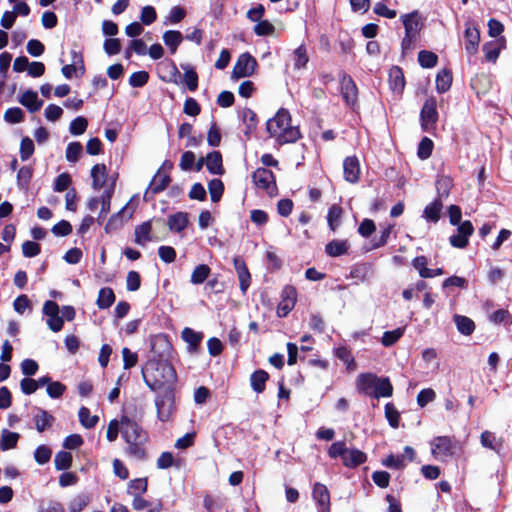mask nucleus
Segmentation results:
<instances>
[{
	"instance_id": "obj_1",
	"label": "nucleus",
	"mask_w": 512,
	"mask_h": 512,
	"mask_svg": "<svg viewBox=\"0 0 512 512\" xmlns=\"http://www.w3.org/2000/svg\"><path fill=\"white\" fill-rule=\"evenodd\" d=\"M142 378L152 392L175 388L177 373L169 360L163 356H153L141 370Z\"/></svg>"
},
{
	"instance_id": "obj_2",
	"label": "nucleus",
	"mask_w": 512,
	"mask_h": 512,
	"mask_svg": "<svg viewBox=\"0 0 512 512\" xmlns=\"http://www.w3.org/2000/svg\"><path fill=\"white\" fill-rule=\"evenodd\" d=\"M121 435L127 444L126 453L136 460H145L147 432L136 421L124 415L121 417Z\"/></svg>"
},
{
	"instance_id": "obj_3",
	"label": "nucleus",
	"mask_w": 512,
	"mask_h": 512,
	"mask_svg": "<svg viewBox=\"0 0 512 512\" xmlns=\"http://www.w3.org/2000/svg\"><path fill=\"white\" fill-rule=\"evenodd\" d=\"M266 129L279 144L294 143L301 133L298 126L291 125V115L287 109L280 108L266 123Z\"/></svg>"
},
{
	"instance_id": "obj_4",
	"label": "nucleus",
	"mask_w": 512,
	"mask_h": 512,
	"mask_svg": "<svg viewBox=\"0 0 512 512\" xmlns=\"http://www.w3.org/2000/svg\"><path fill=\"white\" fill-rule=\"evenodd\" d=\"M401 21L405 29V35L401 42L403 53L411 50L423 27L422 19L418 11H413L401 16Z\"/></svg>"
},
{
	"instance_id": "obj_5",
	"label": "nucleus",
	"mask_w": 512,
	"mask_h": 512,
	"mask_svg": "<svg viewBox=\"0 0 512 512\" xmlns=\"http://www.w3.org/2000/svg\"><path fill=\"white\" fill-rule=\"evenodd\" d=\"M155 406L160 421H168L175 411V388L155 392Z\"/></svg>"
},
{
	"instance_id": "obj_6",
	"label": "nucleus",
	"mask_w": 512,
	"mask_h": 512,
	"mask_svg": "<svg viewBox=\"0 0 512 512\" xmlns=\"http://www.w3.org/2000/svg\"><path fill=\"white\" fill-rule=\"evenodd\" d=\"M256 67V59L247 52L242 53L233 67L231 78L238 80L240 78L250 77L254 74Z\"/></svg>"
},
{
	"instance_id": "obj_7",
	"label": "nucleus",
	"mask_w": 512,
	"mask_h": 512,
	"mask_svg": "<svg viewBox=\"0 0 512 512\" xmlns=\"http://www.w3.org/2000/svg\"><path fill=\"white\" fill-rule=\"evenodd\" d=\"M253 182L258 189L264 190L270 196L277 191L275 176L267 168H258L252 175Z\"/></svg>"
},
{
	"instance_id": "obj_8",
	"label": "nucleus",
	"mask_w": 512,
	"mask_h": 512,
	"mask_svg": "<svg viewBox=\"0 0 512 512\" xmlns=\"http://www.w3.org/2000/svg\"><path fill=\"white\" fill-rule=\"evenodd\" d=\"M421 125L423 130L429 131L435 126L438 120L436 99L430 97L426 99L420 112Z\"/></svg>"
},
{
	"instance_id": "obj_9",
	"label": "nucleus",
	"mask_w": 512,
	"mask_h": 512,
	"mask_svg": "<svg viewBox=\"0 0 512 512\" xmlns=\"http://www.w3.org/2000/svg\"><path fill=\"white\" fill-rule=\"evenodd\" d=\"M432 454L437 458L444 460L454 453V445L450 437L438 436L431 441Z\"/></svg>"
},
{
	"instance_id": "obj_10",
	"label": "nucleus",
	"mask_w": 512,
	"mask_h": 512,
	"mask_svg": "<svg viewBox=\"0 0 512 512\" xmlns=\"http://www.w3.org/2000/svg\"><path fill=\"white\" fill-rule=\"evenodd\" d=\"M473 232L474 227L469 220L462 222L457 228V234L450 236V244L455 248H465Z\"/></svg>"
},
{
	"instance_id": "obj_11",
	"label": "nucleus",
	"mask_w": 512,
	"mask_h": 512,
	"mask_svg": "<svg viewBox=\"0 0 512 512\" xmlns=\"http://www.w3.org/2000/svg\"><path fill=\"white\" fill-rule=\"evenodd\" d=\"M170 181L171 179L169 175L158 170L144 193V200L149 201L155 194L165 190Z\"/></svg>"
},
{
	"instance_id": "obj_12",
	"label": "nucleus",
	"mask_w": 512,
	"mask_h": 512,
	"mask_svg": "<svg viewBox=\"0 0 512 512\" xmlns=\"http://www.w3.org/2000/svg\"><path fill=\"white\" fill-rule=\"evenodd\" d=\"M340 84H341V95H342L344 101L346 102L347 105L354 106L355 103L357 102V94H358V90H357L355 82L353 81V79L350 76L343 74V76L340 80Z\"/></svg>"
},
{
	"instance_id": "obj_13",
	"label": "nucleus",
	"mask_w": 512,
	"mask_h": 512,
	"mask_svg": "<svg viewBox=\"0 0 512 512\" xmlns=\"http://www.w3.org/2000/svg\"><path fill=\"white\" fill-rule=\"evenodd\" d=\"M312 496L319 506V512H330V494L324 484L315 483Z\"/></svg>"
},
{
	"instance_id": "obj_14",
	"label": "nucleus",
	"mask_w": 512,
	"mask_h": 512,
	"mask_svg": "<svg viewBox=\"0 0 512 512\" xmlns=\"http://www.w3.org/2000/svg\"><path fill=\"white\" fill-rule=\"evenodd\" d=\"M344 179L350 183H357L360 176L359 160L356 156H349L343 162Z\"/></svg>"
},
{
	"instance_id": "obj_15",
	"label": "nucleus",
	"mask_w": 512,
	"mask_h": 512,
	"mask_svg": "<svg viewBox=\"0 0 512 512\" xmlns=\"http://www.w3.org/2000/svg\"><path fill=\"white\" fill-rule=\"evenodd\" d=\"M378 376L372 373H362L356 379L357 389L360 393L371 396Z\"/></svg>"
},
{
	"instance_id": "obj_16",
	"label": "nucleus",
	"mask_w": 512,
	"mask_h": 512,
	"mask_svg": "<svg viewBox=\"0 0 512 512\" xmlns=\"http://www.w3.org/2000/svg\"><path fill=\"white\" fill-rule=\"evenodd\" d=\"M465 37V50L468 54L473 55L477 52L479 41H480V33L476 27L467 25L464 33Z\"/></svg>"
},
{
	"instance_id": "obj_17",
	"label": "nucleus",
	"mask_w": 512,
	"mask_h": 512,
	"mask_svg": "<svg viewBox=\"0 0 512 512\" xmlns=\"http://www.w3.org/2000/svg\"><path fill=\"white\" fill-rule=\"evenodd\" d=\"M367 460V455L356 448H347L342 463L347 468H356Z\"/></svg>"
},
{
	"instance_id": "obj_18",
	"label": "nucleus",
	"mask_w": 512,
	"mask_h": 512,
	"mask_svg": "<svg viewBox=\"0 0 512 512\" xmlns=\"http://www.w3.org/2000/svg\"><path fill=\"white\" fill-rule=\"evenodd\" d=\"M205 165L211 174L222 175L224 173L222 155L219 151L209 152L205 157Z\"/></svg>"
},
{
	"instance_id": "obj_19",
	"label": "nucleus",
	"mask_w": 512,
	"mask_h": 512,
	"mask_svg": "<svg viewBox=\"0 0 512 512\" xmlns=\"http://www.w3.org/2000/svg\"><path fill=\"white\" fill-rule=\"evenodd\" d=\"M19 103L26 107L29 112L35 113L40 110L43 101L38 99L35 91L27 90L19 98Z\"/></svg>"
},
{
	"instance_id": "obj_20",
	"label": "nucleus",
	"mask_w": 512,
	"mask_h": 512,
	"mask_svg": "<svg viewBox=\"0 0 512 512\" xmlns=\"http://www.w3.org/2000/svg\"><path fill=\"white\" fill-rule=\"evenodd\" d=\"M189 219L186 212H176L167 219V225L170 231L180 233L188 226Z\"/></svg>"
},
{
	"instance_id": "obj_21",
	"label": "nucleus",
	"mask_w": 512,
	"mask_h": 512,
	"mask_svg": "<svg viewBox=\"0 0 512 512\" xmlns=\"http://www.w3.org/2000/svg\"><path fill=\"white\" fill-rule=\"evenodd\" d=\"M182 339L188 344V351L195 353L203 339L201 332H196L192 328H184L181 333Z\"/></svg>"
},
{
	"instance_id": "obj_22",
	"label": "nucleus",
	"mask_w": 512,
	"mask_h": 512,
	"mask_svg": "<svg viewBox=\"0 0 512 512\" xmlns=\"http://www.w3.org/2000/svg\"><path fill=\"white\" fill-rule=\"evenodd\" d=\"M480 442L483 447L493 450L498 454L503 449V439L496 437L493 432L487 430L482 432Z\"/></svg>"
},
{
	"instance_id": "obj_23",
	"label": "nucleus",
	"mask_w": 512,
	"mask_h": 512,
	"mask_svg": "<svg viewBox=\"0 0 512 512\" xmlns=\"http://www.w3.org/2000/svg\"><path fill=\"white\" fill-rule=\"evenodd\" d=\"M92 188L100 190L104 187L107 180V170L104 164H96L91 169Z\"/></svg>"
},
{
	"instance_id": "obj_24",
	"label": "nucleus",
	"mask_w": 512,
	"mask_h": 512,
	"mask_svg": "<svg viewBox=\"0 0 512 512\" xmlns=\"http://www.w3.org/2000/svg\"><path fill=\"white\" fill-rule=\"evenodd\" d=\"M393 394V386L388 377H378L372 397L379 399L381 397H391Z\"/></svg>"
},
{
	"instance_id": "obj_25",
	"label": "nucleus",
	"mask_w": 512,
	"mask_h": 512,
	"mask_svg": "<svg viewBox=\"0 0 512 512\" xmlns=\"http://www.w3.org/2000/svg\"><path fill=\"white\" fill-rule=\"evenodd\" d=\"M389 84L393 92L401 93L405 86V79L401 68L394 66L389 72Z\"/></svg>"
},
{
	"instance_id": "obj_26",
	"label": "nucleus",
	"mask_w": 512,
	"mask_h": 512,
	"mask_svg": "<svg viewBox=\"0 0 512 512\" xmlns=\"http://www.w3.org/2000/svg\"><path fill=\"white\" fill-rule=\"evenodd\" d=\"M504 43L505 40L500 38L495 41L487 42L483 45V51L485 52V58L487 61L495 62L497 60Z\"/></svg>"
},
{
	"instance_id": "obj_27",
	"label": "nucleus",
	"mask_w": 512,
	"mask_h": 512,
	"mask_svg": "<svg viewBox=\"0 0 512 512\" xmlns=\"http://www.w3.org/2000/svg\"><path fill=\"white\" fill-rule=\"evenodd\" d=\"M162 38L164 44L170 49L171 54H174L177 51L183 41V35L177 30H168L164 32Z\"/></svg>"
},
{
	"instance_id": "obj_28",
	"label": "nucleus",
	"mask_w": 512,
	"mask_h": 512,
	"mask_svg": "<svg viewBox=\"0 0 512 512\" xmlns=\"http://www.w3.org/2000/svg\"><path fill=\"white\" fill-rule=\"evenodd\" d=\"M269 379L266 371L259 369L254 371L250 376V384L254 392L262 393L265 390V384Z\"/></svg>"
},
{
	"instance_id": "obj_29",
	"label": "nucleus",
	"mask_w": 512,
	"mask_h": 512,
	"mask_svg": "<svg viewBox=\"0 0 512 512\" xmlns=\"http://www.w3.org/2000/svg\"><path fill=\"white\" fill-rule=\"evenodd\" d=\"M55 418L47 411L37 408V414L34 416L36 429L38 432H44L46 429L51 427Z\"/></svg>"
},
{
	"instance_id": "obj_30",
	"label": "nucleus",
	"mask_w": 512,
	"mask_h": 512,
	"mask_svg": "<svg viewBox=\"0 0 512 512\" xmlns=\"http://www.w3.org/2000/svg\"><path fill=\"white\" fill-rule=\"evenodd\" d=\"M453 321L457 327V330L466 336L471 335L475 330V324L472 319L463 315H454Z\"/></svg>"
},
{
	"instance_id": "obj_31",
	"label": "nucleus",
	"mask_w": 512,
	"mask_h": 512,
	"mask_svg": "<svg viewBox=\"0 0 512 512\" xmlns=\"http://www.w3.org/2000/svg\"><path fill=\"white\" fill-rule=\"evenodd\" d=\"M349 244L346 240H332L325 246V252L331 257H338L347 253Z\"/></svg>"
},
{
	"instance_id": "obj_32",
	"label": "nucleus",
	"mask_w": 512,
	"mask_h": 512,
	"mask_svg": "<svg viewBox=\"0 0 512 512\" xmlns=\"http://www.w3.org/2000/svg\"><path fill=\"white\" fill-rule=\"evenodd\" d=\"M241 118L246 126L244 133L249 136L257 127V115L250 108H244L241 112Z\"/></svg>"
},
{
	"instance_id": "obj_33",
	"label": "nucleus",
	"mask_w": 512,
	"mask_h": 512,
	"mask_svg": "<svg viewBox=\"0 0 512 512\" xmlns=\"http://www.w3.org/2000/svg\"><path fill=\"white\" fill-rule=\"evenodd\" d=\"M115 301V294L110 287H104L99 290L97 306L100 309H108Z\"/></svg>"
},
{
	"instance_id": "obj_34",
	"label": "nucleus",
	"mask_w": 512,
	"mask_h": 512,
	"mask_svg": "<svg viewBox=\"0 0 512 512\" xmlns=\"http://www.w3.org/2000/svg\"><path fill=\"white\" fill-rule=\"evenodd\" d=\"M151 224L149 221L143 222L135 228V242L144 246L147 242L151 241Z\"/></svg>"
},
{
	"instance_id": "obj_35",
	"label": "nucleus",
	"mask_w": 512,
	"mask_h": 512,
	"mask_svg": "<svg viewBox=\"0 0 512 512\" xmlns=\"http://www.w3.org/2000/svg\"><path fill=\"white\" fill-rule=\"evenodd\" d=\"M181 68L184 70V82L187 88L194 92L198 87V74L189 64H182Z\"/></svg>"
},
{
	"instance_id": "obj_36",
	"label": "nucleus",
	"mask_w": 512,
	"mask_h": 512,
	"mask_svg": "<svg viewBox=\"0 0 512 512\" xmlns=\"http://www.w3.org/2000/svg\"><path fill=\"white\" fill-rule=\"evenodd\" d=\"M211 269L206 264L197 265L190 278V282L194 285L202 284L210 275Z\"/></svg>"
},
{
	"instance_id": "obj_37",
	"label": "nucleus",
	"mask_w": 512,
	"mask_h": 512,
	"mask_svg": "<svg viewBox=\"0 0 512 512\" xmlns=\"http://www.w3.org/2000/svg\"><path fill=\"white\" fill-rule=\"evenodd\" d=\"M452 84V75L449 70H442L436 76V90L439 93L448 91Z\"/></svg>"
},
{
	"instance_id": "obj_38",
	"label": "nucleus",
	"mask_w": 512,
	"mask_h": 512,
	"mask_svg": "<svg viewBox=\"0 0 512 512\" xmlns=\"http://www.w3.org/2000/svg\"><path fill=\"white\" fill-rule=\"evenodd\" d=\"M442 203L439 199L434 200L427 205L423 211V217L431 222H437L440 218Z\"/></svg>"
},
{
	"instance_id": "obj_39",
	"label": "nucleus",
	"mask_w": 512,
	"mask_h": 512,
	"mask_svg": "<svg viewBox=\"0 0 512 512\" xmlns=\"http://www.w3.org/2000/svg\"><path fill=\"white\" fill-rule=\"evenodd\" d=\"M293 61L294 68L297 70L303 69L306 67L309 56L307 53V48L304 44H301L298 48H296L293 52Z\"/></svg>"
},
{
	"instance_id": "obj_40",
	"label": "nucleus",
	"mask_w": 512,
	"mask_h": 512,
	"mask_svg": "<svg viewBox=\"0 0 512 512\" xmlns=\"http://www.w3.org/2000/svg\"><path fill=\"white\" fill-rule=\"evenodd\" d=\"M147 478H136L128 483L127 493L132 496L142 495L147 491Z\"/></svg>"
},
{
	"instance_id": "obj_41",
	"label": "nucleus",
	"mask_w": 512,
	"mask_h": 512,
	"mask_svg": "<svg viewBox=\"0 0 512 512\" xmlns=\"http://www.w3.org/2000/svg\"><path fill=\"white\" fill-rule=\"evenodd\" d=\"M72 454L66 451H59L54 458L55 468L58 471H65L72 465Z\"/></svg>"
},
{
	"instance_id": "obj_42",
	"label": "nucleus",
	"mask_w": 512,
	"mask_h": 512,
	"mask_svg": "<svg viewBox=\"0 0 512 512\" xmlns=\"http://www.w3.org/2000/svg\"><path fill=\"white\" fill-rule=\"evenodd\" d=\"M18 439V433L4 429L1 435L0 449L5 451L14 448L18 442Z\"/></svg>"
},
{
	"instance_id": "obj_43",
	"label": "nucleus",
	"mask_w": 512,
	"mask_h": 512,
	"mask_svg": "<svg viewBox=\"0 0 512 512\" xmlns=\"http://www.w3.org/2000/svg\"><path fill=\"white\" fill-rule=\"evenodd\" d=\"M78 416L81 425L87 429L94 428L99 421L98 416H92L90 414V410L87 407H81L79 409Z\"/></svg>"
},
{
	"instance_id": "obj_44",
	"label": "nucleus",
	"mask_w": 512,
	"mask_h": 512,
	"mask_svg": "<svg viewBox=\"0 0 512 512\" xmlns=\"http://www.w3.org/2000/svg\"><path fill=\"white\" fill-rule=\"evenodd\" d=\"M405 327H399L391 331H385L381 338V343L385 347L394 345L404 334Z\"/></svg>"
},
{
	"instance_id": "obj_45",
	"label": "nucleus",
	"mask_w": 512,
	"mask_h": 512,
	"mask_svg": "<svg viewBox=\"0 0 512 512\" xmlns=\"http://www.w3.org/2000/svg\"><path fill=\"white\" fill-rule=\"evenodd\" d=\"M452 186V179L448 176H440L436 180V189L440 198L448 197Z\"/></svg>"
},
{
	"instance_id": "obj_46",
	"label": "nucleus",
	"mask_w": 512,
	"mask_h": 512,
	"mask_svg": "<svg viewBox=\"0 0 512 512\" xmlns=\"http://www.w3.org/2000/svg\"><path fill=\"white\" fill-rule=\"evenodd\" d=\"M208 189L210 192V197L212 202H218L224 191V184L220 179H212L208 183Z\"/></svg>"
},
{
	"instance_id": "obj_47",
	"label": "nucleus",
	"mask_w": 512,
	"mask_h": 512,
	"mask_svg": "<svg viewBox=\"0 0 512 512\" xmlns=\"http://www.w3.org/2000/svg\"><path fill=\"white\" fill-rule=\"evenodd\" d=\"M438 61V56L427 50H422L418 54V62L423 68H433Z\"/></svg>"
},
{
	"instance_id": "obj_48",
	"label": "nucleus",
	"mask_w": 512,
	"mask_h": 512,
	"mask_svg": "<svg viewBox=\"0 0 512 512\" xmlns=\"http://www.w3.org/2000/svg\"><path fill=\"white\" fill-rule=\"evenodd\" d=\"M342 216V208L338 205H332L329 208L328 215H327V221L330 229L332 231H335L337 227L339 226V222Z\"/></svg>"
},
{
	"instance_id": "obj_49",
	"label": "nucleus",
	"mask_w": 512,
	"mask_h": 512,
	"mask_svg": "<svg viewBox=\"0 0 512 512\" xmlns=\"http://www.w3.org/2000/svg\"><path fill=\"white\" fill-rule=\"evenodd\" d=\"M90 502V498L86 494L75 496L69 503L70 512H81Z\"/></svg>"
},
{
	"instance_id": "obj_50",
	"label": "nucleus",
	"mask_w": 512,
	"mask_h": 512,
	"mask_svg": "<svg viewBox=\"0 0 512 512\" xmlns=\"http://www.w3.org/2000/svg\"><path fill=\"white\" fill-rule=\"evenodd\" d=\"M4 120L10 124H17L24 120V112L19 107L8 108L4 113Z\"/></svg>"
},
{
	"instance_id": "obj_51",
	"label": "nucleus",
	"mask_w": 512,
	"mask_h": 512,
	"mask_svg": "<svg viewBox=\"0 0 512 512\" xmlns=\"http://www.w3.org/2000/svg\"><path fill=\"white\" fill-rule=\"evenodd\" d=\"M88 126V121L86 118L79 116L73 119L69 125V132L72 135H81L83 134Z\"/></svg>"
},
{
	"instance_id": "obj_52",
	"label": "nucleus",
	"mask_w": 512,
	"mask_h": 512,
	"mask_svg": "<svg viewBox=\"0 0 512 512\" xmlns=\"http://www.w3.org/2000/svg\"><path fill=\"white\" fill-rule=\"evenodd\" d=\"M385 417L392 428H398L400 414L392 403L385 405Z\"/></svg>"
},
{
	"instance_id": "obj_53",
	"label": "nucleus",
	"mask_w": 512,
	"mask_h": 512,
	"mask_svg": "<svg viewBox=\"0 0 512 512\" xmlns=\"http://www.w3.org/2000/svg\"><path fill=\"white\" fill-rule=\"evenodd\" d=\"M433 151V141L428 137H424L419 145L417 150V155L420 159H427L431 156Z\"/></svg>"
},
{
	"instance_id": "obj_54",
	"label": "nucleus",
	"mask_w": 512,
	"mask_h": 512,
	"mask_svg": "<svg viewBox=\"0 0 512 512\" xmlns=\"http://www.w3.org/2000/svg\"><path fill=\"white\" fill-rule=\"evenodd\" d=\"M114 190V182L109 189L103 191L99 198L101 205V214H108L110 212L111 199Z\"/></svg>"
},
{
	"instance_id": "obj_55",
	"label": "nucleus",
	"mask_w": 512,
	"mask_h": 512,
	"mask_svg": "<svg viewBox=\"0 0 512 512\" xmlns=\"http://www.w3.org/2000/svg\"><path fill=\"white\" fill-rule=\"evenodd\" d=\"M82 145L80 142H71L66 148V159L68 162L75 163L78 161L82 152Z\"/></svg>"
},
{
	"instance_id": "obj_56",
	"label": "nucleus",
	"mask_w": 512,
	"mask_h": 512,
	"mask_svg": "<svg viewBox=\"0 0 512 512\" xmlns=\"http://www.w3.org/2000/svg\"><path fill=\"white\" fill-rule=\"evenodd\" d=\"M489 319L494 324H510L512 323V318L508 310L506 309H499L494 311L490 316Z\"/></svg>"
},
{
	"instance_id": "obj_57",
	"label": "nucleus",
	"mask_w": 512,
	"mask_h": 512,
	"mask_svg": "<svg viewBox=\"0 0 512 512\" xmlns=\"http://www.w3.org/2000/svg\"><path fill=\"white\" fill-rule=\"evenodd\" d=\"M51 455V449L45 445L38 446L34 452L35 461L40 465L48 463L50 461Z\"/></svg>"
},
{
	"instance_id": "obj_58",
	"label": "nucleus",
	"mask_w": 512,
	"mask_h": 512,
	"mask_svg": "<svg viewBox=\"0 0 512 512\" xmlns=\"http://www.w3.org/2000/svg\"><path fill=\"white\" fill-rule=\"evenodd\" d=\"M149 80V73L146 71H137L129 77V84L134 88L143 87Z\"/></svg>"
},
{
	"instance_id": "obj_59",
	"label": "nucleus",
	"mask_w": 512,
	"mask_h": 512,
	"mask_svg": "<svg viewBox=\"0 0 512 512\" xmlns=\"http://www.w3.org/2000/svg\"><path fill=\"white\" fill-rule=\"evenodd\" d=\"M186 12L185 10L180 6H174L169 11L168 16L166 17V20L164 21L165 25L168 24H177L182 21V19L185 17Z\"/></svg>"
},
{
	"instance_id": "obj_60",
	"label": "nucleus",
	"mask_w": 512,
	"mask_h": 512,
	"mask_svg": "<svg viewBox=\"0 0 512 512\" xmlns=\"http://www.w3.org/2000/svg\"><path fill=\"white\" fill-rule=\"evenodd\" d=\"M34 153V143L29 137H24L20 143V158L22 161L28 160Z\"/></svg>"
},
{
	"instance_id": "obj_61",
	"label": "nucleus",
	"mask_w": 512,
	"mask_h": 512,
	"mask_svg": "<svg viewBox=\"0 0 512 512\" xmlns=\"http://www.w3.org/2000/svg\"><path fill=\"white\" fill-rule=\"evenodd\" d=\"M346 450L347 446L344 441H336L332 443L331 446L329 447L328 455L332 459L340 457L341 460H343Z\"/></svg>"
},
{
	"instance_id": "obj_62",
	"label": "nucleus",
	"mask_w": 512,
	"mask_h": 512,
	"mask_svg": "<svg viewBox=\"0 0 512 512\" xmlns=\"http://www.w3.org/2000/svg\"><path fill=\"white\" fill-rule=\"evenodd\" d=\"M436 398V393L433 389L431 388H425V389H422L418 395H417V404L423 408L425 407L428 403L434 401V399Z\"/></svg>"
},
{
	"instance_id": "obj_63",
	"label": "nucleus",
	"mask_w": 512,
	"mask_h": 512,
	"mask_svg": "<svg viewBox=\"0 0 512 512\" xmlns=\"http://www.w3.org/2000/svg\"><path fill=\"white\" fill-rule=\"evenodd\" d=\"M157 18L156 10L153 6H144L140 13V21L144 25H151Z\"/></svg>"
},
{
	"instance_id": "obj_64",
	"label": "nucleus",
	"mask_w": 512,
	"mask_h": 512,
	"mask_svg": "<svg viewBox=\"0 0 512 512\" xmlns=\"http://www.w3.org/2000/svg\"><path fill=\"white\" fill-rule=\"evenodd\" d=\"M47 394L50 398H60L66 391V386L59 381H52L46 388Z\"/></svg>"
}]
</instances>
